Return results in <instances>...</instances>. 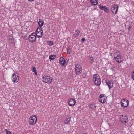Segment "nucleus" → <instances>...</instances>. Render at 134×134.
<instances>
[{"instance_id": "nucleus-17", "label": "nucleus", "mask_w": 134, "mask_h": 134, "mask_svg": "<svg viewBox=\"0 0 134 134\" xmlns=\"http://www.w3.org/2000/svg\"><path fill=\"white\" fill-rule=\"evenodd\" d=\"M89 106L90 108L92 110H94L96 107V106L94 103L90 104Z\"/></svg>"}, {"instance_id": "nucleus-13", "label": "nucleus", "mask_w": 134, "mask_h": 134, "mask_svg": "<svg viewBox=\"0 0 134 134\" xmlns=\"http://www.w3.org/2000/svg\"><path fill=\"white\" fill-rule=\"evenodd\" d=\"M76 103L75 99L71 98L68 101V103L69 105L71 106H73Z\"/></svg>"}, {"instance_id": "nucleus-3", "label": "nucleus", "mask_w": 134, "mask_h": 134, "mask_svg": "<svg viewBox=\"0 0 134 134\" xmlns=\"http://www.w3.org/2000/svg\"><path fill=\"white\" fill-rule=\"evenodd\" d=\"M52 78L50 76L44 75L42 78V81L45 83H50L52 82Z\"/></svg>"}, {"instance_id": "nucleus-12", "label": "nucleus", "mask_w": 134, "mask_h": 134, "mask_svg": "<svg viewBox=\"0 0 134 134\" xmlns=\"http://www.w3.org/2000/svg\"><path fill=\"white\" fill-rule=\"evenodd\" d=\"M99 7L101 10H104L106 12H108L109 9L108 8L105 6H103L101 4H100L98 5Z\"/></svg>"}, {"instance_id": "nucleus-2", "label": "nucleus", "mask_w": 134, "mask_h": 134, "mask_svg": "<svg viewBox=\"0 0 134 134\" xmlns=\"http://www.w3.org/2000/svg\"><path fill=\"white\" fill-rule=\"evenodd\" d=\"M37 120L36 115H32L30 117L29 119V123L31 125H33L35 124Z\"/></svg>"}, {"instance_id": "nucleus-26", "label": "nucleus", "mask_w": 134, "mask_h": 134, "mask_svg": "<svg viewBox=\"0 0 134 134\" xmlns=\"http://www.w3.org/2000/svg\"><path fill=\"white\" fill-rule=\"evenodd\" d=\"M32 68L31 69L32 71V72H34V74L35 75H36L37 74V73L36 71L35 67L34 66H32Z\"/></svg>"}, {"instance_id": "nucleus-9", "label": "nucleus", "mask_w": 134, "mask_h": 134, "mask_svg": "<svg viewBox=\"0 0 134 134\" xmlns=\"http://www.w3.org/2000/svg\"><path fill=\"white\" fill-rule=\"evenodd\" d=\"M75 69L76 74H80L82 71V69L81 66L80 65L77 64L75 66Z\"/></svg>"}, {"instance_id": "nucleus-29", "label": "nucleus", "mask_w": 134, "mask_h": 134, "mask_svg": "<svg viewBox=\"0 0 134 134\" xmlns=\"http://www.w3.org/2000/svg\"><path fill=\"white\" fill-rule=\"evenodd\" d=\"M90 60L92 62L93 61L94 59L92 57H91L90 58Z\"/></svg>"}, {"instance_id": "nucleus-24", "label": "nucleus", "mask_w": 134, "mask_h": 134, "mask_svg": "<svg viewBox=\"0 0 134 134\" xmlns=\"http://www.w3.org/2000/svg\"><path fill=\"white\" fill-rule=\"evenodd\" d=\"M43 33V31H42V32H39L38 34H36V33H35V34H36V36L40 38L42 37Z\"/></svg>"}, {"instance_id": "nucleus-32", "label": "nucleus", "mask_w": 134, "mask_h": 134, "mask_svg": "<svg viewBox=\"0 0 134 134\" xmlns=\"http://www.w3.org/2000/svg\"><path fill=\"white\" fill-rule=\"evenodd\" d=\"M4 131H6L7 133V132H8L9 131H8L7 129H5Z\"/></svg>"}, {"instance_id": "nucleus-14", "label": "nucleus", "mask_w": 134, "mask_h": 134, "mask_svg": "<svg viewBox=\"0 0 134 134\" xmlns=\"http://www.w3.org/2000/svg\"><path fill=\"white\" fill-rule=\"evenodd\" d=\"M106 83L108 86L109 89L112 88L113 86V82L112 81L108 80L106 81Z\"/></svg>"}, {"instance_id": "nucleus-5", "label": "nucleus", "mask_w": 134, "mask_h": 134, "mask_svg": "<svg viewBox=\"0 0 134 134\" xmlns=\"http://www.w3.org/2000/svg\"><path fill=\"white\" fill-rule=\"evenodd\" d=\"M36 34L35 33H32L29 36L28 40L31 43L34 42L36 41Z\"/></svg>"}, {"instance_id": "nucleus-35", "label": "nucleus", "mask_w": 134, "mask_h": 134, "mask_svg": "<svg viewBox=\"0 0 134 134\" xmlns=\"http://www.w3.org/2000/svg\"><path fill=\"white\" fill-rule=\"evenodd\" d=\"M13 134H15L14 133H13Z\"/></svg>"}, {"instance_id": "nucleus-19", "label": "nucleus", "mask_w": 134, "mask_h": 134, "mask_svg": "<svg viewBox=\"0 0 134 134\" xmlns=\"http://www.w3.org/2000/svg\"><path fill=\"white\" fill-rule=\"evenodd\" d=\"M44 24L43 21L42 20L40 19L38 23V24L39 26L41 27H42Z\"/></svg>"}, {"instance_id": "nucleus-33", "label": "nucleus", "mask_w": 134, "mask_h": 134, "mask_svg": "<svg viewBox=\"0 0 134 134\" xmlns=\"http://www.w3.org/2000/svg\"><path fill=\"white\" fill-rule=\"evenodd\" d=\"M30 2H32L34 0H28Z\"/></svg>"}, {"instance_id": "nucleus-30", "label": "nucleus", "mask_w": 134, "mask_h": 134, "mask_svg": "<svg viewBox=\"0 0 134 134\" xmlns=\"http://www.w3.org/2000/svg\"><path fill=\"white\" fill-rule=\"evenodd\" d=\"M85 40V39L84 38H83L81 39V41L82 42H83Z\"/></svg>"}, {"instance_id": "nucleus-8", "label": "nucleus", "mask_w": 134, "mask_h": 134, "mask_svg": "<svg viewBox=\"0 0 134 134\" xmlns=\"http://www.w3.org/2000/svg\"><path fill=\"white\" fill-rule=\"evenodd\" d=\"M120 103L122 106L124 107H127L129 104V101L126 99L122 100Z\"/></svg>"}, {"instance_id": "nucleus-34", "label": "nucleus", "mask_w": 134, "mask_h": 134, "mask_svg": "<svg viewBox=\"0 0 134 134\" xmlns=\"http://www.w3.org/2000/svg\"><path fill=\"white\" fill-rule=\"evenodd\" d=\"M130 28H131V27H129V29H130Z\"/></svg>"}, {"instance_id": "nucleus-1", "label": "nucleus", "mask_w": 134, "mask_h": 134, "mask_svg": "<svg viewBox=\"0 0 134 134\" xmlns=\"http://www.w3.org/2000/svg\"><path fill=\"white\" fill-rule=\"evenodd\" d=\"M93 80L96 85H99L101 83V79L98 75L97 74H94L93 75Z\"/></svg>"}, {"instance_id": "nucleus-27", "label": "nucleus", "mask_w": 134, "mask_h": 134, "mask_svg": "<svg viewBox=\"0 0 134 134\" xmlns=\"http://www.w3.org/2000/svg\"><path fill=\"white\" fill-rule=\"evenodd\" d=\"M47 43L50 46H52L53 44V43L52 41H48L47 42Z\"/></svg>"}, {"instance_id": "nucleus-22", "label": "nucleus", "mask_w": 134, "mask_h": 134, "mask_svg": "<svg viewBox=\"0 0 134 134\" xmlns=\"http://www.w3.org/2000/svg\"><path fill=\"white\" fill-rule=\"evenodd\" d=\"M9 41L11 43H14V40L13 36L10 35H9L8 37Z\"/></svg>"}, {"instance_id": "nucleus-7", "label": "nucleus", "mask_w": 134, "mask_h": 134, "mask_svg": "<svg viewBox=\"0 0 134 134\" xmlns=\"http://www.w3.org/2000/svg\"><path fill=\"white\" fill-rule=\"evenodd\" d=\"M19 76L17 73H15L12 74V80L14 82H16L18 81Z\"/></svg>"}, {"instance_id": "nucleus-4", "label": "nucleus", "mask_w": 134, "mask_h": 134, "mask_svg": "<svg viewBox=\"0 0 134 134\" xmlns=\"http://www.w3.org/2000/svg\"><path fill=\"white\" fill-rule=\"evenodd\" d=\"M118 7V5L116 4L111 5V10L113 14H115L117 13Z\"/></svg>"}, {"instance_id": "nucleus-21", "label": "nucleus", "mask_w": 134, "mask_h": 134, "mask_svg": "<svg viewBox=\"0 0 134 134\" xmlns=\"http://www.w3.org/2000/svg\"><path fill=\"white\" fill-rule=\"evenodd\" d=\"M80 33V31L79 30H77L73 35V36L74 37H77L79 35Z\"/></svg>"}, {"instance_id": "nucleus-16", "label": "nucleus", "mask_w": 134, "mask_h": 134, "mask_svg": "<svg viewBox=\"0 0 134 134\" xmlns=\"http://www.w3.org/2000/svg\"><path fill=\"white\" fill-rule=\"evenodd\" d=\"M71 117L69 116H67L64 121V123L65 124H68L70 121Z\"/></svg>"}, {"instance_id": "nucleus-31", "label": "nucleus", "mask_w": 134, "mask_h": 134, "mask_svg": "<svg viewBox=\"0 0 134 134\" xmlns=\"http://www.w3.org/2000/svg\"><path fill=\"white\" fill-rule=\"evenodd\" d=\"M7 134H12L11 132L10 131H9L8 132H7Z\"/></svg>"}, {"instance_id": "nucleus-28", "label": "nucleus", "mask_w": 134, "mask_h": 134, "mask_svg": "<svg viewBox=\"0 0 134 134\" xmlns=\"http://www.w3.org/2000/svg\"><path fill=\"white\" fill-rule=\"evenodd\" d=\"M115 60L118 63H120L121 62V59H118V58H117V59H115Z\"/></svg>"}, {"instance_id": "nucleus-15", "label": "nucleus", "mask_w": 134, "mask_h": 134, "mask_svg": "<svg viewBox=\"0 0 134 134\" xmlns=\"http://www.w3.org/2000/svg\"><path fill=\"white\" fill-rule=\"evenodd\" d=\"M114 58L115 59L118 58L119 59H121V55L119 52H116L114 54Z\"/></svg>"}, {"instance_id": "nucleus-10", "label": "nucleus", "mask_w": 134, "mask_h": 134, "mask_svg": "<svg viewBox=\"0 0 134 134\" xmlns=\"http://www.w3.org/2000/svg\"><path fill=\"white\" fill-rule=\"evenodd\" d=\"M127 118L126 116L122 115L120 117V120L122 123H125L128 121Z\"/></svg>"}, {"instance_id": "nucleus-20", "label": "nucleus", "mask_w": 134, "mask_h": 134, "mask_svg": "<svg viewBox=\"0 0 134 134\" xmlns=\"http://www.w3.org/2000/svg\"><path fill=\"white\" fill-rule=\"evenodd\" d=\"M56 57V55H54L53 54L49 56V59L50 61L51 62L52 60L54 59Z\"/></svg>"}, {"instance_id": "nucleus-6", "label": "nucleus", "mask_w": 134, "mask_h": 134, "mask_svg": "<svg viewBox=\"0 0 134 134\" xmlns=\"http://www.w3.org/2000/svg\"><path fill=\"white\" fill-rule=\"evenodd\" d=\"M107 97L104 94L100 95L99 97V101L102 103H104L106 102Z\"/></svg>"}, {"instance_id": "nucleus-25", "label": "nucleus", "mask_w": 134, "mask_h": 134, "mask_svg": "<svg viewBox=\"0 0 134 134\" xmlns=\"http://www.w3.org/2000/svg\"><path fill=\"white\" fill-rule=\"evenodd\" d=\"M67 52L68 54H69L71 52V49L70 47V46L67 47Z\"/></svg>"}, {"instance_id": "nucleus-23", "label": "nucleus", "mask_w": 134, "mask_h": 134, "mask_svg": "<svg viewBox=\"0 0 134 134\" xmlns=\"http://www.w3.org/2000/svg\"><path fill=\"white\" fill-rule=\"evenodd\" d=\"M42 31H43L42 30L41 28L40 27H38L36 30V32L35 33H36V34H38L39 32H42Z\"/></svg>"}, {"instance_id": "nucleus-11", "label": "nucleus", "mask_w": 134, "mask_h": 134, "mask_svg": "<svg viewBox=\"0 0 134 134\" xmlns=\"http://www.w3.org/2000/svg\"><path fill=\"white\" fill-rule=\"evenodd\" d=\"M59 64H61L62 66H64L66 63V61L62 57H61L59 58Z\"/></svg>"}, {"instance_id": "nucleus-18", "label": "nucleus", "mask_w": 134, "mask_h": 134, "mask_svg": "<svg viewBox=\"0 0 134 134\" xmlns=\"http://www.w3.org/2000/svg\"><path fill=\"white\" fill-rule=\"evenodd\" d=\"M91 3L93 5H95L98 4V0H90Z\"/></svg>"}]
</instances>
